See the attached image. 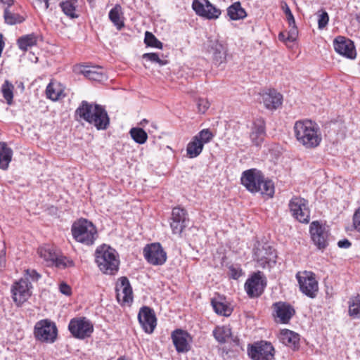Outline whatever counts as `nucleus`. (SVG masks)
<instances>
[{"instance_id":"36","label":"nucleus","mask_w":360,"mask_h":360,"mask_svg":"<svg viewBox=\"0 0 360 360\" xmlns=\"http://www.w3.org/2000/svg\"><path fill=\"white\" fill-rule=\"evenodd\" d=\"M213 335L219 343H225L231 336V329L229 326H217Z\"/></svg>"},{"instance_id":"40","label":"nucleus","mask_w":360,"mask_h":360,"mask_svg":"<svg viewBox=\"0 0 360 360\" xmlns=\"http://www.w3.org/2000/svg\"><path fill=\"white\" fill-rule=\"evenodd\" d=\"M129 134L132 139L139 144H143L148 139L147 133L141 128L134 127L130 129Z\"/></svg>"},{"instance_id":"6","label":"nucleus","mask_w":360,"mask_h":360,"mask_svg":"<svg viewBox=\"0 0 360 360\" xmlns=\"http://www.w3.org/2000/svg\"><path fill=\"white\" fill-rule=\"evenodd\" d=\"M252 258L257 266L270 269L276 263L277 253L267 243L257 241L252 250Z\"/></svg>"},{"instance_id":"14","label":"nucleus","mask_w":360,"mask_h":360,"mask_svg":"<svg viewBox=\"0 0 360 360\" xmlns=\"http://www.w3.org/2000/svg\"><path fill=\"white\" fill-rule=\"evenodd\" d=\"M248 355L254 360H273L274 348L271 342L260 341L248 348Z\"/></svg>"},{"instance_id":"35","label":"nucleus","mask_w":360,"mask_h":360,"mask_svg":"<svg viewBox=\"0 0 360 360\" xmlns=\"http://www.w3.org/2000/svg\"><path fill=\"white\" fill-rule=\"evenodd\" d=\"M63 91L58 82L51 81L46 86V95L48 98L55 101L60 98Z\"/></svg>"},{"instance_id":"28","label":"nucleus","mask_w":360,"mask_h":360,"mask_svg":"<svg viewBox=\"0 0 360 360\" xmlns=\"http://www.w3.org/2000/svg\"><path fill=\"white\" fill-rule=\"evenodd\" d=\"M4 22L9 25L20 24L25 20V18L18 11L15 6H6L4 9Z\"/></svg>"},{"instance_id":"57","label":"nucleus","mask_w":360,"mask_h":360,"mask_svg":"<svg viewBox=\"0 0 360 360\" xmlns=\"http://www.w3.org/2000/svg\"><path fill=\"white\" fill-rule=\"evenodd\" d=\"M4 41H3V34H0V56H1L2 51L4 48Z\"/></svg>"},{"instance_id":"51","label":"nucleus","mask_w":360,"mask_h":360,"mask_svg":"<svg viewBox=\"0 0 360 360\" xmlns=\"http://www.w3.org/2000/svg\"><path fill=\"white\" fill-rule=\"evenodd\" d=\"M283 9L284 13L285 14L288 25H292L295 22V20L287 4H285V6H283Z\"/></svg>"},{"instance_id":"61","label":"nucleus","mask_w":360,"mask_h":360,"mask_svg":"<svg viewBox=\"0 0 360 360\" xmlns=\"http://www.w3.org/2000/svg\"><path fill=\"white\" fill-rule=\"evenodd\" d=\"M117 360H131L129 358L125 357V356H120L117 359Z\"/></svg>"},{"instance_id":"29","label":"nucleus","mask_w":360,"mask_h":360,"mask_svg":"<svg viewBox=\"0 0 360 360\" xmlns=\"http://www.w3.org/2000/svg\"><path fill=\"white\" fill-rule=\"evenodd\" d=\"M80 72L91 80L102 82L106 79L104 70L100 66L84 67Z\"/></svg>"},{"instance_id":"49","label":"nucleus","mask_w":360,"mask_h":360,"mask_svg":"<svg viewBox=\"0 0 360 360\" xmlns=\"http://www.w3.org/2000/svg\"><path fill=\"white\" fill-rule=\"evenodd\" d=\"M329 21V16L326 11H321V13L319 15L318 27L323 30L326 27Z\"/></svg>"},{"instance_id":"41","label":"nucleus","mask_w":360,"mask_h":360,"mask_svg":"<svg viewBox=\"0 0 360 360\" xmlns=\"http://www.w3.org/2000/svg\"><path fill=\"white\" fill-rule=\"evenodd\" d=\"M14 86L8 80H6L1 86L3 97L8 105L13 103Z\"/></svg>"},{"instance_id":"31","label":"nucleus","mask_w":360,"mask_h":360,"mask_svg":"<svg viewBox=\"0 0 360 360\" xmlns=\"http://www.w3.org/2000/svg\"><path fill=\"white\" fill-rule=\"evenodd\" d=\"M38 36L35 33L23 35L17 39L18 48L23 52L37 44Z\"/></svg>"},{"instance_id":"26","label":"nucleus","mask_w":360,"mask_h":360,"mask_svg":"<svg viewBox=\"0 0 360 360\" xmlns=\"http://www.w3.org/2000/svg\"><path fill=\"white\" fill-rule=\"evenodd\" d=\"M279 339L281 342L292 348L293 350H297L300 347V335L292 330L288 329H283L279 334Z\"/></svg>"},{"instance_id":"32","label":"nucleus","mask_w":360,"mask_h":360,"mask_svg":"<svg viewBox=\"0 0 360 360\" xmlns=\"http://www.w3.org/2000/svg\"><path fill=\"white\" fill-rule=\"evenodd\" d=\"M13 156V150L6 143L0 142V169L7 170Z\"/></svg>"},{"instance_id":"24","label":"nucleus","mask_w":360,"mask_h":360,"mask_svg":"<svg viewBox=\"0 0 360 360\" xmlns=\"http://www.w3.org/2000/svg\"><path fill=\"white\" fill-rule=\"evenodd\" d=\"M189 338V334L181 329H176L172 332V342L178 353H186L191 349Z\"/></svg>"},{"instance_id":"52","label":"nucleus","mask_w":360,"mask_h":360,"mask_svg":"<svg viewBox=\"0 0 360 360\" xmlns=\"http://www.w3.org/2000/svg\"><path fill=\"white\" fill-rule=\"evenodd\" d=\"M59 290L62 294L67 296H69L72 294V289L70 286L65 282H62L59 285Z\"/></svg>"},{"instance_id":"47","label":"nucleus","mask_w":360,"mask_h":360,"mask_svg":"<svg viewBox=\"0 0 360 360\" xmlns=\"http://www.w3.org/2000/svg\"><path fill=\"white\" fill-rule=\"evenodd\" d=\"M196 103L198 112L202 114H204L210 106L209 101L204 98H198L196 101Z\"/></svg>"},{"instance_id":"44","label":"nucleus","mask_w":360,"mask_h":360,"mask_svg":"<svg viewBox=\"0 0 360 360\" xmlns=\"http://www.w3.org/2000/svg\"><path fill=\"white\" fill-rule=\"evenodd\" d=\"M213 137L214 134L210 129H204L194 136V138H197V139L202 143L203 146L205 143L210 142Z\"/></svg>"},{"instance_id":"16","label":"nucleus","mask_w":360,"mask_h":360,"mask_svg":"<svg viewBox=\"0 0 360 360\" xmlns=\"http://www.w3.org/2000/svg\"><path fill=\"white\" fill-rule=\"evenodd\" d=\"M32 288L31 283L23 278L13 283L11 287L12 297L18 307L21 306L30 297Z\"/></svg>"},{"instance_id":"42","label":"nucleus","mask_w":360,"mask_h":360,"mask_svg":"<svg viewBox=\"0 0 360 360\" xmlns=\"http://www.w3.org/2000/svg\"><path fill=\"white\" fill-rule=\"evenodd\" d=\"M53 265L58 269H64L68 267L74 266L75 263L68 257L65 256H58L57 254L56 259H54V262L52 263L51 266Z\"/></svg>"},{"instance_id":"54","label":"nucleus","mask_w":360,"mask_h":360,"mask_svg":"<svg viewBox=\"0 0 360 360\" xmlns=\"http://www.w3.org/2000/svg\"><path fill=\"white\" fill-rule=\"evenodd\" d=\"M338 245L340 248H349L352 245V243L348 239H343L338 242Z\"/></svg>"},{"instance_id":"59","label":"nucleus","mask_w":360,"mask_h":360,"mask_svg":"<svg viewBox=\"0 0 360 360\" xmlns=\"http://www.w3.org/2000/svg\"><path fill=\"white\" fill-rule=\"evenodd\" d=\"M40 3L44 4V9H48L49 6V0H38Z\"/></svg>"},{"instance_id":"15","label":"nucleus","mask_w":360,"mask_h":360,"mask_svg":"<svg viewBox=\"0 0 360 360\" xmlns=\"http://www.w3.org/2000/svg\"><path fill=\"white\" fill-rule=\"evenodd\" d=\"M272 309L276 322L283 324H288L296 313L295 308L286 302H276L273 304Z\"/></svg>"},{"instance_id":"37","label":"nucleus","mask_w":360,"mask_h":360,"mask_svg":"<svg viewBox=\"0 0 360 360\" xmlns=\"http://www.w3.org/2000/svg\"><path fill=\"white\" fill-rule=\"evenodd\" d=\"M203 147L202 143L193 136L186 147L188 156L190 158L198 157L202 153Z\"/></svg>"},{"instance_id":"12","label":"nucleus","mask_w":360,"mask_h":360,"mask_svg":"<svg viewBox=\"0 0 360 360\" xmlns=\"http://www.w3.org/2000/svg\"><path fill=\"white\" fill-rule=\"evenodd\" d=\"M189 223V217L186 210L177 206L172 209L170 218V227L173 234L181 236Z\"/></svg>"},{"instance_id":"33","label":"nucleus","mask_w":360,"mask_h":360,"mask_svg":"<svg viewBox=\"0 0 360 360\" xmlns=\"http://www.w3.org/2000/svg\"><path fill=\"white\" fill-rule=\"evenodd\" d=\"M77 6V0H66L63 1L59 4V6L64 14L70 18H77L79 17L76 13V8Z\"/></svg>"},{"instance_id":"17","label":"nucleus","mask_w":360,"mask_h":360,"mask_svg":"<svg viewBox=\"0 0 360 360\" xmlns=\"http://www.w3.org/2000/svg\"><path fill=\"white\" fill-rule=\"evenodd\" d=\"M310 233L314 245L319 249H325L328 245V231L325 225L318 221H314L310 224Z\"/></svg>"},{"instance_id":"7","label":"nucleus","mask_w":360,"mask_h":360,"mask_svg":"<svg viewBox=\"0 0 360 360\" xmlns=\"http://www.w3.org/2000/svg\"><path fill=\"white\" fill-rule=\"evenodd\" d=\"M34 335L41 342L53 343L58 337L57 326L49 319L40 320L35 323Z\"/></svg>"},{"instance_id":"8","label":"nucleus","mask_w":360,"mask_h":360,"mask_svg":"<svg viewBox=\"0 0 360 360\" xmlns=\"http://www.w3.org/2000/svg\"><path fill=\"white\" fill-rule=\"evenodd\" d=\"M300 290L310 298L316 297L319 290V283L315 274L311 271H298L295 276Z\"/></svg>"},{"instance_id":"23","label":"nucleus","mask_w":360,"mask_h":360,"mask_svg":"<svg viewBox=\"0 0 360 360\" xmlns=\"http://www.w3.org/2000/svg\"><path fill=\"white\" fill-rule=\"evenodd\" d=\"M265 136L266 124L264 119L262 117L255 118L250 133L252 143L257 146H260L264 141Z\"/></svg>"},{"instance_id":"9","label":"nucleus","mask_w":360,"mask_h":360,"mask_svg":"<svg viewBox=\"0 0 360 360\" xmlns=\"http://www.w3.org/2000/svg\"><path fill=\"white\" fill-rule=\"evenodd\" d=\"M68 330L74 338L84 340L91 335L94 332V325L84 316L76 317L70 321Z\"/></svg>"},{"instance_id":"45","label":"nucleus","mask_w":360,"mask_h":360,"mask_svg":"<svg viewBox=\"0 0 360 360\" xmlns=\"http://www.w3.org/2000/svg\"><path fill=\"white\" fill-rule=\"evenodd\" d=\"M143 59L149 60L152 63H158L160 66L167 65L168 63L167 60H162L160 58L159 55L156 53H146L142 56Z\"/></svg>"},{"instance_id":"19","label":"nucleus","mask_w":360,"mask_h":360,"mask_svg":"<svg viewBox=\"0 0 360 360\" xmlns=\"http://www.w3.org/2000/svg\"><path fill=\"white\" fill-rule=\"evenodd\" d=\"M207 51L212 54V62L217 66L226 63L227 47L217 39L208 41Z\"/></svg>"},{"instance_id":"1","label":"nucleus","mask_w":360,"mask_h":360,"mask_svg":"<svg viewBox=\"0 0 360 360\" xmlns=\"http://www.w3.org/2000/svg\"><path fill=\"white\" fill-rule=\"evenodd\" d=\"M80 119L93 124L98 130H105L110 124V118L104 107L98 104L82 101L75 111Z\"/></svg>"},{"instance_id":"34","label":"nucleus","mask_w":360,"mask_h":360,"mask_svg":"<svg viewBox=\"0 0 360 360\" xmlns=\"http://www.w3.org/2000/svg\"><path fill=\"white\" fill-rule=\"evenodd\" d=\"M227 14L231 20H238L246 17L247 13L239 1L234 2L227 8Z\"/></svg>"},{"instance_id":"22","label":"nucleus","mask_w":360,"mask_h":360,"mask_svg":"<svg viewBox=\"0 0 360 360\" xmlns=\"http://www.w3.org/2000/svg\"><path fill=\"white\" fill-rule=\"evenodd\" d=\"M203 1L204 3L198 0H194L193 1L192 7L195 13L207 19L218 18L221 15V11L214 7L207 0H203Z\"/></svg>"},{"instance_id":"50","label":"nucleus","mask_w":360,"mask_h":360,"mask_svg":"<svg viewBox=\"0 0 360 360\" xmlns=\"http://www.w3.org/2000/svg\"><path fill=\"white\" fill-rule=\"evenodd\" d=\"M352 226L354 229L360 233V207L356 210L353 214Z\"/></svg>"},{"instance_id":"21","label":"nucleus","mask_w":360,"mask_h":360,"mask_svg":"<svg viewBox=\"0 0 360 360\" xmlns=\"http://www.w3.org/2000/svg\"><path fill=\"white\" fill-rule=\"evenodd\" d=\"M138 320L143 330L152 333L157 325V319L154 310L149 307H142L138 314Z\"/></svg>"},{"instance_id":"27","label":"nucleus","mask_w":360,"mask_h":360,"mask_svg":"<svg viewBox=\"0 0 360 360\" xmlns=\"http://www.w3.org/2000/svg\"><path fill=\"white\" fill-rule=\"evenodd\" d=\"M211 305L214 312L220 316H229L233 311L230 304L224 297L218 296L212 298Z\"/></svg>"},{"instance_id":"56","label":"nucleus","mask_w":360,"mask_h":360,"mask_svg":"<svg viewBox=\"0 0 360 360\" xmlns=\"http://www.w3.org/2000/svg\"><path fill=\"white\" fill-rule=\"evenodd\" d=\"M1 2L4 4H6V6H15L13 5L14 0H1Z\"/></svg>"},{"instance_id":"58","label":"nucleus","mask_w":360,"mask_h":360,"mask_svg":"<svg viewBox=\"0 0 360 360\" xmlns=\"http://www.w3.org/2000/svg\"><path fill=\"white\" fill-rule=\"evenodd\" d=\"M278 39L282 41L288 40L287 37H285V34L283 32H280L278 34Z\"/></svg>"},{"instance_id":"38","label":"nucleus","mask_w":360,"mask_h":360,"mask_svg":"<svg viewBox=\"0 0 360 360\" xmlns=\"http://www.w3.org/2000/svg\"><path fill=\"white\" fill-rule=\"evenodd\" d=\"M120 11L121 6L117 4L110 11L108 14L110 20L118 30H121L124 26L123 20L120 18Z\"/></svg>"},{"instance_id":"20","label":"nucleus","mask_w":360,"mask_h":360,"mask_svg":"<svg viewBox=\"0 0 360 360\" xmlns=\"http://www.w3.org/2000/svg\"><path fill=\"white\" fill-rule=\"evenodd\" d=\"M335 51L340 55L349 59H354L356 56L354 42L343 36H338L333 40Z\"/></svg>"},{"instance_id":"55","label":"nucleus","mask_w":360,"mask_h":360,"mask_svg":"<svg viewBox=\"0 0 360 360\" xmlns=\"http://www.w3.org/2000/svg\"><path fill=\"white\" fill-rule=\"evenodd\" d=\"M6 262L5 252L1 251L0 252V266H4Z\"/></svg>"},{"instance_id":"43","label":"nucleus","mask_w":360,"mask_h":360,"mask_svg":"<svg viewBox=\"0 0 360 360\" xmlns=\"http://www.w3.org/2000/svg\"><path fill=\"white\" fill-rule=\"evenodd\" d=\"M144 43L147 46L162 49L163 44L159 41L156 37L151 32L146 31L145 33Z\"/></svg>"},{"instance_id":"30","label":"nucleus","mask_w":360,"mask_h":360,"mask_svg":"<svg viewBox=\"0 0 360 360\" xmlns=\"http://www.w3.org/2000/svg\"><path fill=\"white\" fill-rule=\"evenodd\" d=\"M37 254L48 266H51L58 253L54 246L45 244L38 248Z\"/></svg>"},{"instance_id":"25","label":"nucleus","mask_w":360,"mask_h":360,"mask_svg":"<svg viewBox=\"0 0 360 360\" xmlns=\"http://www.w3.org/2000/svg\"><path fill=\"white\" fill-rule=\"evenodd\" d=\"M265 108L270 110H276L282 105L283 96L275 89H269L262 94Z\"/></svg>"},{"instance_id":"60","label":"nucleus","mask_w":360,"mask_h":360,"mask_svg":"<svg viewBox=\"0 0 360 360\" xmlns=\"http://www.w3.org/2000/svg\"><path fill=\"white\" fill-rule=\"evenodd\" d=\"M148 122V121L146 120V119H143L141 120V122H140V124L144 126L145 124H147Z\"/></svg>"},{"instance_id":"11","label":"nucleus","mask_w":360,"mask_h":360,"mask_svg":"<svg viewBox=\"0 0 360 360\" xmlns=\"http://www.w3.org/2000/svg\"><path fill=\"white\" fill-rule=\"evenodd\" d=\"M289 208L292 215L301 223H308L310 219V211L308 202L304 198L295 196L289 202Z\"/></svg>"},{"instance_id":"46","label":"nucleus","mask_w":360,"mask_h":360,"mask_svg":"<svg viewBox=\"0 0 360 360\" xmlns=\"http://www.w3.org/2000/svg\"><path fill=\"white\" fill-rule=\"evenodd\" d=\"M41 278V275L35 269H27L25 271V278L27 282H37Z\"/></svg>"},{"instance_id":"10","label":"nucleus","mask_w":360,"mask_h":360,"mask_svg":"<svg viewBox=\"0 0 360 360\" xmlns=\"http://www.w3.org/2000/svg\"><path fill=\"white\" fill-rule=\"evenodd\" d=\"M143 253L148 263L154 266L162 265L167 261V252L159 243L146 245Z\"/></svg>"},{"instance_id":"3","label":"nucleus","mask_w":360,"mask_h":360,"mask_svg":"<svg viewBox=\"0 0 360 360\" xmlns=\"http://www.w3.org/2000/svg\"><path fill=\"white\" fill-rule=\"evenodd\" d=\"M293 129L297 141L306 148H315L320 145L322 137L316 122L307 119L298 120Z\"/></svg>"},{"instance_id":"62","label":"nucleus","mask_w":360,"mask_h":360,"mask_svg":"<svg viewBox=\"0 0 360 360\" xmlns=\"http://www.w3.org/2000/svg\"><path fill=\"white\" fill-rule=\"evenodd\" d=\"M233 341H234L237 345H238V343H239V339H238L237 338H236L233 340Z\"/></svg>"},{"instance_id":"39","label":"nucleus","mask_w":360,"mask_h":360,"mask_svg":"<svg viewBox=\"0 0 360 360\" xmlns=\"http://www.w3.org/2000/svg\"><path fill=\"white\" fill-rule=\"evenodd\" d=\"M349 315L354 318L360 317V295L352 297L349 300Z\"/></svg>"},{"instance_id":"5","label":"nucleus","mask_w":360,"mask_h":360,"mask_svg":"<svg viewBox=\"0 0 360 360\" xmlns=\"http://www.w3.org/2000/svg\"><path fill=\"white\" fill-rule=\"evenodd\" d=\"M73 238L78 243L92 245L98 236L97 229L90 221L80 218L71 227Z\"/></svg>"},{"instance_id":"13","label":"nucleus","mask_w":360,"mask_h":360,"mask_svg":"<svg viewBox=\"0 0 360 360\" xmlns=\"http://www.w3.org/2000/svg\"><path fill=\"white\" fill-rule=\"evenodd\" d=\"M266 285V278L262 272L258 271L246 281L245 289L250 297H258L263 293Z\"/></svg>"},{"instance_id":"18","label":"nucleus","mask_w":360,"mask_h":360,"mask_svg":"<svg viewBox=\"0 0 360 360\" xmlns=\"http://www.w3.org/2000/svg\"><path fill=\"white\" fill-rule=\"evenodd\" d=\"M115 291L117 300L121 305L131 304L133 301V292L129 281L126 276L119 278Z\"/></svg>"},{"instance_id":"53","label":"nucleus","mask_w":360,"mask_h":360,"mask_svg":"<svg viewBox=\"0 0 360 360\" xmlns=\"http://www.w3.org/2000/svg\"><path fill=\"white\" fill-rule=\"evenodd\" d=\"M230 277L233 279H238L242 274L241 270H239L233 266L229 268Z\"/></svg>"},{"instance_id":"2","label":"nucleus","mask_w":360,"mask_h":360,"mask_svg":"<svg viewBox=\"0 0 360 360\" xmlns=\"http://www.w3.org/2000/svg\"><path fill=\"white\" fill-rule=\"evenodd\" d=\"M241 184L251 193H260L269 197L274 194V185L271 180L265 178L259 169H250L244 171L240 177Z\"/></svg>"},{"instance_id":"48","label":"nucleus","mask_w":360,"mask_h":360,"mask_svg":"<svg viewBox=\"0 0 360 360\" xmlns=\"http://www.w3.org/2000/svg\"><path fill=\"white\" fill-rule=\"evenodd\" d=\"M289 30L288 32L287 39L289 41H295L298 36V29L295 22L292 25H288Z\"/></svg>"},{"instance_id":"4","label":"nucleus","mask_w":360,"mask_h":360,"mask_svg":"<svg viewBox=\"0 0 360 360\" xmlns=\"http://www.w3.org/2000/svg\"><path fill=\"white\" fill-rule=\"evenodd\" d=\"M95 257L96 263L103 274L115 275L118 271L120 259L115 249L106 245H101L96 248Z\"/></svg>"}]
</instances>
